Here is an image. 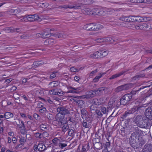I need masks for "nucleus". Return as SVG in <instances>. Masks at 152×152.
Segmentation results:
<instances>
[{
    "label": "nucleus",
    "instance_id": "obj_1",
    "mask_svg": "<svg viewBox=\"0 0 152 152\" xmlns=\"http://www.w3.org/2000/svg\"><path fill=\"white\" fill-rule=\"evenodd\" d=\"M103 28L100 24H96L94 23L87 24L84 26L83 28L88 31H98Z\"/></svg>",
    "mask_w": 152,
    "mask_h": 152
},
{
    "label": "nucleus",
    "instance_id": "obj_2",
    "mask_svg": "<svg viewBox=\"0 0 152 152\" xmlns=\"http://www.w3.org/2000/svg\"><path fill=\"white\" fill-rule=\"evenodd\" d=\"M147 121L141 115H138L134 119V121L138 126L145 128L147 124Z\"/></svg>",
    "mask_w": 152,
    "mask_h": 152
},
{
    "label": "nucleus",
    "instance_id": "obj_3",
    "mask_svg": "<svg viewBox=\"0 0 152 152\" xmlns=\"http://www.w3.org/2000/svg\"><path fill=\"white\" fill-rule=\"evenodd\" d=\"M108 52L106 51L100 50L91 54L89 57L91 58H103L106 56Z\"/></svg>",
    "mask_w": 152,
    "mask_h": 152
},
{
    "label": "nucleus",
    "instance_id": "obj_4",
    "mask_svg": "<svg viewBox=\"0 0 152 152\" xmlns=\"http://www.w3.org/2000/svg\"><path fill=\"white\" fill-rule=\"evenodd\" d=\"M108 52L106 51L100 50L91 54L89 57L91 58H103L106 56Z\"/></svg>",
    "mask_w": 152,
    "mask_h": 152
},
{
    "label": "nucleus",
    "instance_id": "obj_5",
    "mask_svg": "<svg viewBox=\"0 0 152 152\" xmlns=\"http://www.w3.org/2000/svg\"><path fill=\"white\" fill-rule=\"evenodd\" d=\"M143 106H140V105H136L134 106V107L131 108L130 110H127L123 115L122 118H126L127 116L128 115L130 114H132L136 111H138Z\"/></svg>",
    "mask_w": 152,
    "mask_h": 152
},
{
    "label": "nucleus",
    "instance_id": "obj_6",
    "mask_svg": "<svg viewBox=\"0 0 152 152\" xmlns=\"http://www.w3.org/2000/svg\"><path fill=\"white\" fill-rule=\"evenodd\" d=\"M135 132L132 134L129 139V142L131 144H133L135 143L136 137L138 134H139L141 131L138 129V128L137 127H135Z\"/></svg>",
    "mask_w": 152,
    "mask_h": 152
},
{
    "label": "nucleus",
    "instance_id": "obj_7",
    "mask_svg": "<svg viewBox=\"0 0 152 152\" xmlns=\"http://www.w3.org/2000/svg\"><path fill=\"white\" fill-rule=\"evenodd\" d=\"M58 113L64 115L70 114V109L67 106H60L57 108Z\"/></svg>",
    "mask_w": 152,
    "mask_h": 152
},
{
    "label": "nucleus",
    "instance_id": "obj_8",
    "mask_svg": "<svg viewBox=\"0 0 152 152\" xmlns=\"http://www.w3.org/2000/svg\"><path fill=\"white\" fill-rule=\"evenodd\" d=\"M133 96L130 94H126L124 95L121 99L120 102L121 105H125L131 100Z\"/></svg>",
    "mask_w": 152,
    "mask_h": 152
},
{
    "label": "nucleus",
    "instance_id": "obj_9",
    "mask_svg": "<svg viewBox=\"0 0 152 152\" xmlns=\"http://www.w3.org/2000/svg\"><path fill=\"white\" fill-rule=\"evenodd\" d=\"M132 84H128L125 85H123L118 86L115 89V92L118 93L123 90H127L132 88Z\"/></svg>",
    "mask_w": 152,
    "mask_h": 152
},
{
    "label": "nucleus",
    "instance_id": "obj_10",
    "mask_svg": "<svg viewBox=\"0 0 152 152\" xmlns=\"http://www.w3.org/2000/svg\"><path fill=\"white\" fill-rule=\"evenodd\" d=\"M94 15L99 16H104L107 13L106 10L103 8H95L92 9Z\"/></svg>",
    "mask_w": 152,
    "mask_h": 152
},
{
    "label": "nucleus",
    "instance_id": "obj_11",
    "mask_svg": "<svg viewBox=\"0 0 152 152\" xmlns=\"http://www.w3.org/2000/svg\"><path fill=\"white\" fill-rule=\"evenodd\" d=\"M137 30H148L152 28V24L150 23H143L137 25Z\"/></svg>",
    "mask_w": 152,
    "mask_h": 152
},
{
    "label": "nucleus",
    "instance_id": "obj_12",
    "mask_svg": "<svg viewBox=\"0 0 152 152\" xmlns=\"http://www.w3.org/2000/svg\"><path fill=\"white\" fill-rule=\"evenodd\" d=\"M96 94L95 89L92 90L87 92L86 93V95L82 96H80L81 98L87 99L90 98L94 97Z\"/></svg>",
    "mask_w": 152,
    "mask_h": 152
},
{
    "label": "nucleus",
    "instance_id": "obj_13",
    "mask_svg": "<svg viewBox=\"0 0 152 152\" xmlns=\"http://www.w3.org/2000/svg\"><path fill=\"white\" fill-rule=\"evenodd\" d=\"M27 22H33L37 20H39L41 19L39 15L37 14L26 15Z\"/></svg>",
    "mask_w": 152,
    "mask_h": 152
},
{
    "label": "nucleus",
    "instance_id": "obj_14",
    "mask_svg": "<svg viewBox=\"0 0 152 152\" xmlns=\"http://www.w3.org/2000/svg\"><path fill=\"white\" fill-rule=\"evenodd\" d=\"M64 115L59 113L56 115V120L58 121V125L59 126H62L64 123L66 122L64 120Z\"/></svg>",
    "mask_w": 152,
    "mask_h": 152
},
{
    "label": "nucleus",
    "instance_id": "obj_15",
    "mask_svg": "<svg viewBox=\"0 0 152 152\" xmlns=\"http://www.w3.org/2000/svg\"><path fill=\"white\" fill-rule=\"evenodd\" d=\"M89 148L88 144H85L81 146L79 145L77 149V152H86Z\"/></svg>",
    "mask_w": 152,
    "mask_h": 152
},
{
    "label": "nucleus",
    "instance_id": "obj_16",
    "mask_svg": "<svg viewBox=\"0 0 152 152\" xmlns=\"http://www.w3.org/2000/svg\"><path fill=\"white\" fill-rule=\"evenodd\" d=\"M145 114L147 118L149 120H152V108L148 107L145 110Z\"/></svg>",
    "mask_w": 152,
    "mask_h": 152
},
{
    "label": "nucleus",
    "instance_id": "obj_17",
    "mask_svg": "<svg viewBox=\"0 0 152 152\" xmlns=\"http://www.w3.org/2000/svg\"><path fill=\"white\" fill-rule=\"evenodd\" d=\"M130 19L129 21L131 22H142V18L139 16H131L129 17Z\"/></svg>",
    "mask_w": 152,
    "mask_h": 152
},
{
    "label": "nucleus",
    "instance_id": "obj_18",
    "mask_svg": "<svg viewBox=\"0 0 152 152\" xmlns=\"http://www.w3.org/2000/svg\"><path fill=\"white\" fill-rule=\"evenodd\" d=\"M51 29L49 30L48 28L45 29L43 32L42 33V38L45 39L49 37L51 35H52V33L50 32Z\"/></svg>",
    "mask_w": 152,
    "mask_h": 152
},
{
    "label": "nucleus",
    "instance_id": "obj_19",
    "mask_svg": "<svg viewBox=\"0 0 152 152\" xmlns=\"http://www.w3.org/2000/svg\"><path fill=\"white\" fill-rule=\"evenodd\" d=\"M142 152H152V144H146L142 150Z\"/></svg>",
    "mask_w": 152,
    "mask_h": 152
},
{
    "label": "nucleus",
    "instance_id": "obj_20",
    "mask_svg": "<svg viewBox=\"0 0 152 152\" xmlns=\"http://www.w3.org/2000/svg\"><path fill=\"white\" fill-rule=\"evenodd\" d=\"M19 142L20 144L16 145L15 148L16 149H18L19 148H21V145H23L26 142V140L25 137H24L21 136Z\"/></svg>",
    "mask_w": 152,
    "mask_h": 152
},
{
    "label": "nucleus",
    "instance_id": "obj_21",
    "mask_svg": "<svg viewBox=\"0 0 152 152\" xmlns=\"http://www.w3.org/2000/svg\"><path fill=\"white\" fill-rule=\"evenodd\" d=\"M61 141L57 137H55L52 140L54 147L58 148Z\"/></svg>",
    "mask_w": 152,
    "mask_h": 152
},
{
    "label": "nucleus",
    "instance_id": "obj_22",
    "mask_svg": "<svg viewBox=\"0 0 152 152\" xmlns=\"http://www.w3.org/2000/svg\"><path fill=\"white\" fill-rule=\"evenodd\" d=\"M7 31L8 32H16L18 33L21 31V29L20 28H14L12 27L8 28L7 29Z\"/></svg>",
    "mask_w": 152,
    "mask_h": 152
},
{
    "label": "nucleus",
    "instance_id": "obj_23",
    "mask_svg": "<svg viewBox=\"0 0 152 152\" xmlns=\"http://www.w3.org/2000/svg\"><path fill=\"white\" fill-rule=\"evenodd\" d=\"M96 94L99 95H101L103 94L105 92V88L104 87L99 88L95 89Z\"/></svg>",
    "mask_w": 152,
    "mask_h": 152
},
{
    "label": "nucleus",
    "instance_id": "obj_24",
    "mask_svg": "<svg viewBox=\"0 0 152 152\" xmlns=\"http://www.w3.org/2000/svg\"><path fill=\"white\" fill-rule=\"evenodd\" d=\"M128 70H125L124 71H122L116 74H115L113 75L111 77H110V79L112 80L115 78L117 77H118L123 75Z\"/></svg>",
    "mask_w": 152,
    "mask_h": 152
},
{
    "label": "nucleus",
    "instance_id": "obj_25",
    "mask_svg": "<svg viewBox=\"0 0 152 152\" xmlns=\"http://www.w3.org/2000/svg\"><path fill=\"white\" fill-rule=\"evenodd\" d=\"M53 36H54L56 38H64L65 35L63 32H61L57 34H54L52 33V34Z\"/></svg>",
    "mask_w": 152,
    "mask_h": 152
},
{
    "label": "nucleus",
    "instance_id": "obj_26",
    "mask_svg": "<svg viewBox=\"0 0 152 152\" xmlns=\"http://www.w3.org/2000/svg\"><path fill=\"white\" fill-rule=\"evenodd\" d=\"M137 25H135L132 22L128 23L126 26L128 28L133 30H137Z\"/></svg>",
    "mask_w": 152,
    "mask_h": 152
},
{
    "label": "nucleus",
    "instance_id": "obj_27",
    "mask_svg": "<svg viewBox=\"0 0 152 152\" xmlns=\"http://www.w3.org/2000/svg\"><path fill=\"white\" fill-rule=\"evenodd\" d=\"M39 147V151H43L46 150L47 148L42 143H39L38 144Z\"/></svg>",
    "mask_w": 152,
    "mask_h": 152
},
{
    "label": "nucleus",
    "instance_id": "obj_28",
    "mask_svg": "<svg viewBox=\"0 0 152 152\" xmlns=\"http://www.w3.org/2000/svg\"><path fill=\"white\" fill-rule=\"evenodd\" d=\"M109 40L111 41L110 40V38H99L96 39L95 41L97 42H108Z\"/></svg>",
    "mask_w": 152,
    "mask_h": 152
},
{
    "label": "nucleus",
    "instance_id": "obj_29",
    "mask_svg": "<svg viewBox=\"0 0 152 152\" xmlns=\"http://www.w3.org/2000/svg\"><path fill=\"white\" fill-rule=\"evenodd\" d=\"M55 42V40L53 39H48L45 40L44 43L45 45H52Z\"/></svg>",
    "mask_w": 152,
    "mask_h": 152
},
{
    "label": "nucleus",
    "instance_id": "obj_30",
    "mask_svg": "<svg viewBox=\"0 0 152 152\" xmlns=\"http://www.w3.org/2000/svg\"><path fill=\"white\" fill-rule=\"evenodd\" d=\"M147 86H142L140 88H139V89L137 90H133L131 92V95L133 96L132 97V98L134 96V95L136 94H137L138 93V92L141 89H144V88L147 87Z\"/></svg>",
    "mask_w": 152,
    "mask_h": 152
},
{
    "label": "nucleus",
    "instance_id": "obj_31",
    "mask_svg": "<svg viewBox=\"0 0 152 152\" xmlns=\"http://www.w3.org/2000/svg\"><path fill=\"white\" fill-rule=\"evenodd\" d=\"M61 127H62V132L64 133L69 129V126L66 122L64 123L63 126Z\"/></svg>",
    "mask_w": 152,
    "mask_h": 152
},
{
    "label": "nucleus",
    "instance_id": "obj_32",
    "mask_svg": "<svg viewBox=\"0 0 152 152\" xmlns=\"http://www.w3.org/2000/svg\"><path fill=\"white\" fill-rule=\"evenodd\" d=\"M145 76V75L144 74L140 73L134 76L133 78V80H138L140 78L143 77Z\"/></svg>",
    "mask_w": 152,
    "mask_h": 152
},
{
    "label": "nucleus",
    "instance_id": "obj_33",
    "mask_svg": "<svg viewBox=\"0 0 152 152\" xmlns=\"http://www.w3.org/2000/svg\"><path fill=\"white\" fill-rule=\"evenodd\" d=\"M43 64V63L41 61H36L34 62L32 64V66L36 68L40 65H42Z\"/></svg>",
    "mask_w": 152,
    "mask_h": 152
},
{
    "label": "nucleus",
    "instance_id": "obj_34",
    "mask_svg": "<svg viewBox=\"0 0 152 152\" xmlns=\"http://www.w3.org/2000/svg\"><path fill=\"white\" fill-rule=\"evenodd\" d=\"M13 116V114L10 112H7L4 113V117L6 119L11 118Z\"/></svg>",
    "mask_w": 152,
    "mask_h": 152
},
{
    "label": "nucleus",
    "instance_id": "obj_35",
    "mask_svg": "<svg viewBox=\"0 0 152 152\" xmlns=\"http://www.w3.org/2000/svg\"><path fill=\"white\" fill-rule=\"evenodd\" d=\"M67 144L65 142L61 141L58 148H61L63 149V148L66 146Z\"/></svg>",
    "mask_w": 152,
    "mask_h": 152
},
{
    "label": "nucleus",
    "instance_id": "obj_36",
    "mask_svg": "<svg viewBox=\"0 0 152 152\" xmlns=\"http://www.w3.org/2000/svg\"><path fill=\"white\" fill-rule=\"evenodd\" d=\"M68 5L69 7H71L70 8H68L69 9H79L81 7V6L80 5H72L71 4H68Z\"/></svg>",
    "mask_w": 152,
    "mask_h": 152
},
{
    "label": "nucleus",
    "instance_id": "obj_37",
    "mask_svg": "<svg viewBox=\"0 0 152 152\" xmlns=\"http://www.w3.org/2000/svg\"><path fill=\"white\" fill-rule=\"evenodd\" d=\"M92 10H91L89 9H86L84 11V13L85 14L89 15H94L93 12H92Z\"/></svg>",
    "mask_w": 152,
    "mask_h": 152
},
{
    "label": "nucleus",
    "instance_id": "obj_38",
    "mask_svg": "<svg viewBox=\"0 0 152 152\" xmlns=\"http://www.w3.org/2000/svg\"><path fill=\"white\" fill-rule=\"evenodd\" d=\"M92 102L94 105H99L103 104L102 102H99L98 99H94L93 100Z\"/></svg>",
    "mask_w": 152,
    "mask_h": 152
},
{
    "label": "nucleus",
    "instance_id": "obj_39",
    "mask_svg": "<svg viewBox=\"0 0 152 152\" xmlns=\"http://www.w3.org/2000/svg\"><path fill=\"white\" fill-rule=\"evenodd\" d=\"M103 75V74H101V73L98 75L93 79V82L95 83L98 81L99 79L101 78Z\"/></svg>",
    "mask_w": 152,
    "mask_h": 152
},
{
    "label": "nucleus",
    "instance_id": "obj_40",
    "mask_svg": "<svg viewBox=\"0 0 152 152\" xmlns=\"http://www.w3.org/2000/svg\"><path fill=\"white\" fill-rule=\"evenodd\" d=\"M130 16H129V17L125 16H122L121 17H120L119 18V19L122 21H129V19H130L129 17Z\"/></svg>",
    "mask_w": 152,
    "mask_h": 152
},
{
    "label": "nucleus",
    "instance_id": "obj_41",
    "mask_svg": "<svg viewBox=\"0 0 152 152\" xmlns=\"http://www.w3.org/2000/svg\"><path fill=\"white\" fill-rule=\"evenodd\" d=\"M94 145V147L98 149H100L102 148V144L100 142L96 143Z\"/></svg>",
    "mask_w": 152,
    "mask_h": 152
},
{
    "label": "nucleus",
    "instance_id": "obj_42",
    "mask_svg": "<svg viewBox=\"0 0 152 152\" xmlns=\"http://www.w3.org/2000/svg\"><path fill=\"white\" fill-rule=\"evenodd\" d=\"M18 121L19 122V123H20V122H21V125L19 124H18L16 122V124L18 126V127L19 128H25V124H24L23 122L22 121H20L19 120V119H17Z\"/></svg>",
    "mask_w": 152,
    "mask_h": 152
},
{
    "label": "nucleus",
    "instance_id": "obj_43",
    "mask_svg": "<svg viewBox=\"0 0 152 152\" xmlns=\"http://www.w3.org/2000/svg\"><path fill=\"white\" fill-rule=\"evenodd\" d=\"M94 3V1L92 0H84L83 4L85 5L91 4Z\"/></svg>",
    "mask_w": 152,
    "mask_h": 152
},
{
    "label": "nucleus",
    "instance_id": "obj_44",
    "mask_svg": "<svg viewBox=\"0 0 152 152\" xmlns=\"http://www.w3.org/2000/svg\"><path fill=\"white\" fill-rule=\"evenodd\" d=\"M56 8H59L60 9H69L68 8H70L71 7H69L67 5H61L59 6H58V7H56Z\"/></svg>",
    "mask_w": 152,
    "mask_h": 152
},
{
    "label": "nucleus",
    "instance_id": "obj_45",
    "mask_svg": "<svg viewBox=\"0 0 152 152\" xmlns=\"http://www.w3.org/2000/svg\"><path fill=\"white\" fill-rule=\"evenodd\" d=\"M70 86H68L67 87V88L68 89V91L67 92V93H75L78 94L79 93L78 91H76L74 89H72V88H69V87Z\"/></svg>",
    "mask_w": 152,
    "mask_h": 152
},
{
    "label": "nucleus",
    "instance_id": "obj_46",
    "mask_svg": "<svg viewBox=\"0 0 152 152\" xmlns=\"http://www.w3.org/2000/svg\"><path fill=\"white\" fill-rule=\"evenodd\" d=\"M68 135L70 136L73 137L75 135L74 131L71 129H69L68 131Z\"/></svg>",
    "mask_w": 152,
    "mask_h": 152
},
{
    "label": "nucleus",
    "instance_id": "obj_47",
    "mask_svg": "<svg viewBox=\"0 0 152 152\" xmlns=\"http://www.w3.org/2000/svg\"><path fill=\"white\" fill-rule=\"evenodd\" d=\"M18 10H19L18 9H12L10 10V12L12 15H15L18 13Z\"/></svg>",
    "mask_w": 152,
    "mask_h": 152
},
{
    "label": "nucleus",
    "instance_id": "obj_48",
    "mask_svg": "<svg viewBox=\"0 0 152 152\" xmlns=\"http://www.w3.org/2000/svg\"><path fill=\"white\" fill-rule=\"evenodd\" d=\"M39 128L40 129L43 131H47L48 127L47 126L44 124H42L40 125Z\"/></svg>",
    "mask_w": 152,
    "mask_h": 152
},
{
    "label": "nucleus",
    "instance_id": "obj_49",
    "mask_svg": "<svg viewBox=\"0 0 152 152\" xmlns=\"http://www.w3.org/2000/svg\"><path fill=\"white\" fill-rule=\"evenodd\" d=\"M82 124L83 127L85 128H88L89 127V124L88 123H87V120H83Z\"/></svg>",
    "mask_w": 152,
    "mask_h": 152
},
{
    "label": "nucleus",
    "instance_id": "obj_50",
    "mask_svg": "<svg viewBox=\"0 0 152 152\" xmlns=\"http://www.w3.org/2000/svg\"><path fill=\"white\" fill-rule=\"evenodd\" d=\"M139 3H150L152 2V0H137Z\"/></svg>",
    "mask_w": 152,
    "mask_h": 152
},
{
    "label": "nucleus",
    "instance_id": "obj_51",
    "mask_svg": "<svg viewBox=\"0 0 152 152\" xmlns=\"http://www.w3.org/2000/svg\"><path fill=\"white\" fill-rule=\"evenodd\" d=\"M34 136L36 138L40 139L42 138V137L43 136V135H42V133L39 132H37L35 133Z\"/></svg>",
    "mask_w": 152,
    "mask_h": 152
},
{
    "label": "nucleus",
    "instance_id": "obj_52",
    "mask_svg": "<svg viewBox=\"0 0 152 152\" xmlns=\"http://www.w3.org/2000/svg\"><path fill=\"white\" fill-rule=\"evenodd\" d=\"M101 110L102 112L104 114H106L108 112L106 107L103 106H101Z\"/></svg>",
    "mask_w": 152,
    "mask_h": 152
},
{
    "label": "nucleus",
    "instance_id": "obj_53",
    "mask_svg": "<svg viewBox=\"0 0 152 152\" xmlns=\"http://www.w3.org/2000/svg\"><path fill=\"white\" fill-rule=\"evenodd\" d=\"M39 111L40 113H46L47 110L45 107H43L42 108H41L39 109Z\"/></svg>",
    "mask_w": 152,
    "mask_h": 152
},
{
    "label": "nucleus",
    "instance_id": "obj_54",
    "mask_svg": "<svg viewBox=\"0 0 152 152\" xmlns=\"http://www.w3.org/2000/svg\"><path fill=\"white\" fill-rule=\"evenodd\" d=\"M110 143L109 142H106L105 145V148L107 151H108L107 149L110 148Z\"/></svg>",
    "mask_w": 152,
    "mask_h": 152
},
{
    "label": "nucleus",
    "instance_id": "obj_55",
    "mask_svg": "<svg viewBox=\"0 0 152 152\" xmlns=\"http://www.w3.org/2000/svg\"><path fill=\"white\" fill-rule=\"evenodd\" d=\"M20 132L23 135L26 134L27 133L26 128H20Z\"/></svg>",
    "mask_w": 152,
    "mask_h": 152
},
{
    "label": "nucleus",
    "instance_id": "obj_56",
    "mask_svg": "<svg viewBox=\"0 0 152 152\" xmlns=\"http://www.w3.org/2000/svg\"><path fill=\"white\" fill-rule=\"evenodd\" d=\"M142 22H147L150 20V18L149 17H143Z\"/></svg>",
    "mask_w": 152,
    "mask_h": 152
},
{
    "label": "nucleus",
    "instance_id": "obj_57",
    "mask_svg": "<svg viewBox=\"0 0 152 152\" xmlns=\"http://www.w3.org/2000/svg\"><path fill=\"white\" fill-rule=\"evenodd\" d=\"M96 113L98 115L99 117H101L102 116V114L99 110L97 109L96 110Z\"/></svg>",
    "mask_w": 152,
    "mask_h": 152
},
{
    "label": "nucleus",
    "instance_id": "obj_58",
    "mask_svg": "<svg viewBox=\"0 0 152 152\" xmlns=\"http://www.w3.org/2000/svg\"><path fill=\"white\" fill-rule=\"evenodd\" d=\"M49 85L51 86V87H53L55 86H56L57 85V83L56 82L53 81L50 82Z\"/></svg>",
    "mask_w": 152,
    "mask_h": 152
},
{
    "label": "nucleus",
    "instance_id": "obj_59",
    "mask_svg": "<svg viewBox=\"0 0 152 152\" xmlns=\"http://www.w3.org/2000/svg\"><path fill=\"white\" fill-rule=\"evenodd\" d=\"M57 72H54L51 74L50 75V79H53L55 78L56 76V73Z\"/></svg>",
    "mask_w": 152,
    "mask_h": 152
},
{
    "label": "nucleus",
    "instance_id": "obj_60",
    "mask_svg": "<svg viewBox=\"0 0 152 152\" xmlns=\"http://www.w3.org/2000/svg\"><path fill=\"white\" fill-rule=\"evenodd\" d=\"M81 114L84 115H86L87 114V111L84 108L82 109L81 110Z\"/></svg>",
    "mask_w": 152,
    "mask_h": 152
},
{
    "label": "nucleus",
    "instance_id": "obj_61",
    "mask_svg": "<svg viewBox=\"0 0 152 152\" xmlns=\"http://www.w3.org/2000/svg\"><path fill=\"white\" fill-rule=\"evenodd\" d=\"M57 91L56 89H53L50 90L49 91V94L50 95H56V92Z\"/></svg>",
    "mask_w": 152,
    "mask_h": 152
},
{
    "label": "nucleus",
    "instance_id": "obj_62",
    "mask_svg": "<svg viewBox=\"0 0 152 152\" xmlns=\"http://www.w3.org/2000/svg\"><path fill=\"white\" fill-rule=\"evenodd\" d=\"M33 116L34 118L37 120H39L40 119L39 116L36 113L34 114Z\"/></svg>",
    "mask_w": 152,
    "mask_h": 152
},
{
    "label": "nucleus",
    "instance_id": "obj_63",
    "mask_svg": "<svg viewBox=\"0 0 152 152\" xmlns=\"http://www.w3.org/2000/svg\"><path fill=\"white\" fill-rule=\"evenodd\" d=\"M47 117L49 120H52L53 119V116L50 113H48L47 115Z\"/></svg>",
    "mask_w": 152,
    "mask_h": 152
},
{
    "label": "nucleus",
    "instance_id": "obj_64",
    "mask_svg": "<svg viewBox=\"0 0 152 152\" xmlns=\"http://www.w3.org/2000/svg\"><path fill=\"white\" fill-rule=\"evenodd\" d=\"M13 98L16 100L19 99L20 97L19 95L17 94H15L13 95Z\"/></svg>",
    "mask_w": 152,
    "mask_h": 152
}]
</instances>
